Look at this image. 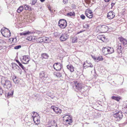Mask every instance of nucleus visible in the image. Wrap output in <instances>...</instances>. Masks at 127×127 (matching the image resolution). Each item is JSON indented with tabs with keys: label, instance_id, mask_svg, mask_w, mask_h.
Segmentation results:
<instances>
[{
	"label": "nucleus",
	"instance_id": "obj_3",
	"mask_svg": "<svg viewBox=\"0 0 127 127\" xmlns=\"http://www.w3.org/2000/svg\"><path fill=\"white\" fill-rule=\"evenodd\" d=\"M4 29H2L1 32L3 36L6 37H8L11 35V33L10 31L6 28H4Z\"/></svg>",
	"mask_w": 127,
	"mask_h": 127
},
{
	"label": "nucleus",
	"instance_id": "obj_20",
	"mask_svg": "<svg viewBox=\"0 0 127 127\" xmlns=\"http://www.w3.org/2000/svg\"><path fill=\"white\" fill-rule=\"evenodd\" d=\"M107 48L108 54H110L114 52V50L113 47H109Z\"/></svg>",
	"mask_w": 127,
	"mask_h": 127
},
{
	"label": "nucleus",
	"instance_id": "obj_19",
	"mask_svg": "<svg viewBox=\"0 0 127 127\" xmlns=\"http://www.w3.org/2000/svg\"><path fill=\"white\" fill-rule=\"evenodd\" d=\"M97 38L99 39L100 40L104 42L105 40V38L104 35H98L97 36Z\"/></svg>",
	"mask_w": 127,
	"mask_h": 127
},
{
	"label": "nucleus",
	"instance_id": "obj_55",
	"mask_svg": "<svg viewBox=\"0 0 127 127\" xmlns=\"http://www.w3.org/2000/svg\"><path fill=\"white\" fill-rule=\"evenodd\" d=\"M41 2H44L45 0H39Z\"/></svg>",
	"mask_w": 127,
	"mask_h": 127
},
{
	"label": "nucleus",
	"instance_id": "obj_50",
	"mask_svg": "<svg viewBox=\"0 0 127 127\" xmlns=\"http://www.w3.org/2000/svg\"><path fill=\"white\" fill-rule=\"evenodd\" d=\"M125 110L126 111V113H127V105L126 106L125 108Z\"/></svg>",
	"mask_w": 127,
	"mask_h": 127
},
{
	"label": "nucleus",
	"instance_id": "obj_41",
	"mask_svg": "<svg viewBox=\"0 0 127 127\" xmlns=\"http://www.w3.org/2000/svg\"><path fill=\"white\" fill-rule=\"evenodd\" d=\"M36 2V0H32V2L31 3L32 4L34 5Z\"/></svg>",
	"mask_w": 127,
	"mask_h": 127
},
{
	"label": "nucleus",
	"instance_id": "obj_34",
	"mask_svg": "<svg viewBox=\"0 0 127 127\" xmlns=\"http://www.w3.org/2000/svg\"><path fill=\"white\" fill-rule=\"evenodd\" d=\"M90 9L88 8L85 11H87V12L88 13H89L90 14H93V13L92 11L91 10H90Z\"/></svg>",
	"mask_w": 127,
	"mask_h": 127
},
{
	"label": "nucleus",
	"instance_id": "obj_18",
	"mask_svg": "<svg viewBox=\"0 0 127 127\" xmlns=\"http://www.w3.org/2000/svg\"><path fill=\"white\" fill-rule=\"evenodd\" d=\"M102 51L103 53L105 55L108 54L107 48L103 47L102 48Z\"/></svg>",
	"mask_w": 127,
	"mask_h": 127
},
{
	"label": "nucleus",
	"instance_id": "obj_11",
	"mask_svg": "<svg viewBox=\"0 0 127 127\" xmlns=\"http://www.w3.org/2000/svg\"><path fill=\"white\" fill-rule=\"evenodd\" d=\"M53 66L54 69L57 71H59L61 69L62 65L60 63H55Z\"/></svg>",
	"mask_w": 127,
	"mask_h": 127
},
{
	"label": "nucleus",
	"instance_id": "obj_1",
	"mask_svg": "<svg viewBox=\"0 0 127 127\" xmlns=\"http://www.w3.org/2000/svg\"><path fill=\"white\" fill-rule=\"evenodd\" d=\"M1 83L4 88L9 89L12 87V84L10 81L8 80L6 78L3 77L1 78Z\"/></svg>",
	"mask_w": 127,
	"mask_h": 127
},
{
	"label": "nucleus",
	"instance_id": "obj_23",
	"mask_svg": "<svg viewBox=\"0 0 127 127\" xmlns=\"http://www.w3.org/2000/svg\"><path fill=\"white\" fill-rule=\"evenodd\" d=\"M31 33V32H29V31H28L27 32H22V33H20V35L21 36L22 35H27Z\"/></svg>",
	"mask_w": 127,
	"mask_h": 127
},
{
	"label": "nucleus",
	"instance_id": "obj_26",
	"mask_svg": "<svg viewBox=\"0 0 127 127\" xmlns=\"http://www.w3.org/2000/svg\"><path fill=\"white\" fill-rule=\"evenodd\" d=\"M24 8L23 6H20L17 9V11L18 13L21 12L23 10Z\"/></svg>",
	"mask_w": 127,
	"mask_h": 127
},
{
	"label": "nucleus",
	"instance_id": "obj_45",
	"mask_svg": "<svg viewBox=\"0 0 127 127\" xmlns=\"http://www.w3.org/2000/svg\"><path fill=\"white\" fill-rule=\"evenodd\" d=\"M86 5H85V6L87 7H90V6L89 5V4L90 3H86Z\"/></svg>",
	"mask_w": 127,
	"mask_h": 127
},
{
	"label": "nucleus",
	"instance_id": "obj_37",
	"mask_svg": "<svg viewBox=\"0 0 127 127\" xmlns=\"http://www.w3.org/2000/svg\"><path fill=\"white\" fill-rule=\"evenodd\" d=\"M72 43H74L76 42H77V38H75L72 39Z\"/></svg>",
	"mask_w": 127,
	"mask_h": 127
},
{
	"label": "nucleus",
	"instance_id": "obj_13",
	"mask_svg": "<svg viewBox=\"0 0 127 127\" xmlns=\"http://www.w3.org/2000/svg\"><path fill=\"white\" fill-rule=\"evenodd\" d=\"M51 108L57 114H61V110L58 107H55L54 106H51Z\"/></svg>",
	"mask_w": 127,
	"mask_h": 127
},
{
	"label": "nucleus",
	"instance_id": "obj_53",
	"mask_svg": "<svg viewBox=\"0 0 127 127\" xmlns=\"http://www.w3.org/2000/svg\"><path fill=\"white\" fill-rule=\"evenodd\" d=\"M74 82V83L75 84H75H76L77 83V82L76 81H75Z\"/></svg>",
	"mask_w": 127,
	"mask_h": 127
},
{
	"label": "nucleus",
	"instance_id": "obj_7",
	"mask_svg": "<svg viewBox=\"0 0 127 127\" xmlns=\"http://www.w3.org/2000/svg\"><path fill=\"white\" fill-rule=\"evenodd\" d=\"M32 117L34 123L37 125L39 124L40 121L39 119V117L37 113L34 112V115Z\"/></svg>",
	"mask_w": 127,
	"mask_h": 127
},
{
	"label": "nucleus",
	"instance_id": "obj_10",
	"mask_svg": "<svg viewBox=\"0 0 127 127\" xmlns=\"http://www.w3.org/2000/svg\"><path fill=\"white\" fill-rule=\"evenodd\" d=\"M30 60V58L27 56H23V59L21 60L22 63L24 64H28Z\"/></svg>",
	"mask_w": 127,
	"mask_h": 127
},
{
	"label": "nucleus",
	"instance_id": "obj_14",
	"mask_svg": "<svg viewBox=\"0 0 127 127\" xmlns=\"http://www.w3.org/2000/svg\"><path fill=\"white\" fill-rule=\"evenodd\" d=\"M57 126L56 122L54 120H52L50 124H48L46 127H57Z\"/></svg>",
	"mask_w": 127,
	"mask_h": 127
},
{
	"label": "nucleus",
	"instance_id": "obj_58",
	"mask_svg": "<svg viewBox=\"0 0 127 127\" xmlns=\"http://www.w3.org/2000/svg\"><path fill=\"white\" fill-rule=\"evenodd\" d=\"M48 8L49 9V10H50V11H51V9L49 7Z\"/></svg>",
	"mask_w": 127,
	"mask_h": 127
},
{
	"label": "nucleus",
	"instance_id": "obj_9",
	"mask_svg": "<svg viewBox=\"0 0 127 127\" xmlns=\"http://www.w3.org/2000/svg\"><path fill=\"white\" fill-rule=\"evenodd\" d=\"M118 39L124 46L127 47V40L126 39L121 36L119 37Z\"/></svg>",
	"mask_w": 127,
	"mask_h": 127
},
{
	"label": "nucleus",
	"instance_id": "obj_4",
	"mask_svg": "<svg viewBox=\"0 0 127 127\" xmlns=\"http://www.w3.org/2000/svg\"><path fill=\"white\" fill-rule=\"evenodd\" d=\"M75 87L77 89L81 92H84L85 90V88H87L86 86L85 87L82 84L79 83H78L76 84H75Z\"/></svg>",
	"mask_w": 127,
	"mask_h": 127
},
{
	"label": "nucleus",
	"instance_id": "obj_31",
	"mask_svg": "<svg viewBox=\"0 0 127 127\" xmlns=\"http://www.w3.org/2000/svg\"><path fill=\"white\" fill-rule=\"evenodd\" d=\"M60 34V33L58 32H55L54 33V36L56 37H59Z\"/></svg>",
	"mask_w": 127,
	"mask_h": 127
},
{
	"label": "nucleus",
	"instance_id": "obj_25",
	"mask_svg": "<svg viewBox=\"0 0 127 127\" xmlns=\"http://www.w3.org/2000/svg\"><path fill=\"white\" fill-rule=\"evenodd\" d=\"M85 13L87 17L89 18H91L93 17V15L87 13V11H85Z\"/></svg>",
	"mask_w": 127,
	"mask_h": 127
},
{
	"label": "nucleus",
	"instance_id": "obj_39",
	"mask_svg": "<svg viewBox=\"0 0 127 127\" xmlns=\"http://www.w3.org/2000/svg\"><path fill=\"white\" fill-rule=\"evenodd\" d=\"M18 64L19 66L21 67L23 70L25 69V67L21 63H20Z\"/></svg>",
	"mask_w": 127,
	"mask_h": 127
},
{
	"label": "nucleus",
	"instance_id": "obj_46",
	"mask_svg": "<svg viewBox=\"0 0 127 127\" xmlns=\"http://www.w3.org/2000/svg\"><path fill=\"white\" fill-rule=\"evenodd\" d=\"M63 3L64 4H66L68 3V0H63Z\"/></svg>",
	"mask_w": 127,
	"mask_h": 127
},
{
	"label": "nucleus",
	"instance_id": "obj_59",
	"mask_svg": "<svg viewBox=\"0 0 127 127\" xmlns=\"http://www.w3.org/2000/svg\"><path fill=\"white\" fill-rule=\"evenodd\" d=\"M87 27H89V25H86Z\"/></svg>",
	"mask_w": 127,
	"mask_h": 127
},
{
	"label": "nucleus",
	"instance_id": "obj_57",
	"mask_svg": "<svg viewBox=\"0 0 127 127\" xmlns=\"http://www.w3.org/2000/svg\"><path fill=\"white\" fill-rule=\"evenodd\" d=\"M2 49V46H0V50Z\"/></svg>",
	"mask_w": 127,
	"mask_h": 127
},
{
	"label": "nucleus",
	"instance_id": "obj_8",
	"mask_svg": "<svg viewBox=\"0 0 127 127\" xmlns=\"http://www.w3.org/2000/svg\"><path fill=\"white\" fill-rule=\"evenodd\" d=\"M121 48L122 46L121 45H118V46L117 47L116 53L118 55L117 56V57H121L122 56V51L121 50Z\"/></svg>",
	"mask_w": 127,
	"mask_h": 127
},
{
	"label": "nucleus",
	"instance_id": "obj_56",
	"mask_svg": "<svg viewBox=\"0 0 127 127\" xmlns=\"http://www.w3.org/2000/svg\"><path fill=\"white\" fill-rule=\"evenodd\" d=\"M85 65V63H84V64H83V65L84 66L83 67H86L87 66H84V65Z\"/></svg>",
	"mask_w": 127,
	"mask_h": 127
},
{
	"label": "nucleus",
	"instance_id": "obj_60",
	"mask_svg": "<svg viewBox=\"0 0 127 127\" xmlns=\"http://www.w3.org/2000/svg\"><path fill=\"white\" fill-rule=\"evenodd\" d=\"M82 32V31H80V32H79V33H81V32Z\"/></svg>",
	"mask_w": 127,
	"mask_h": 127
},
{
	"label": "nucleus",
	"instance_id": "obj_47",
	"mask_svg": "<svg viewBox=\"0 0 127 127\" xmlns=\"http://www.w3.org/2000/svg\"><path fill=\"white\" fill-rule=\"evenodd\" d=\"M35 37L34 36H32V41H33V40H35Z\"/></svg>",
	"mask_w": 127,
	"mask_h": 127
},
{
	"label": "nucleus",
	"instance_id": "obj_61",
	"mask_svg": "<svg viewBox=\"0 0 127 127\" xmlns=\"http://www.w3.org/2000/svg\"><path fill=\"white\" fill-rule=\"evenodd\" d=\"M1 88V87L0 86V88Z\"/></svg>",
	"mask_w": 127,
	"mask_h": 127
},
{
	"label": "nucleus",
	"instance_id": "obj_40",
	"mask_svg": "<svg viewBox=\"0 0 127 127\" xmlns=\"http://www.w3.org/2000/svg\"><path fill=\"white\" fill-rule=\"evenodd\" d=\"M3 93V90L1 88H0V96Z\"/></svg>",
	"mask_w": 127,
	"mask_h": 127
},
{
	"label": "nucleus",
	"instance_id": "obj_30",
	"mask_svg": "<svg viewBox=\"0 0 127 127\" xmlns=\"http://www.w3.org/2000/svg\"><path fill=\"white\" fill-rule=\"evenodd\" d=\"M25 9L26 10H29L31 9V7L27 4H25L24 5Z\"/></svg>",
	"mask_w": 127,
	"mask_h": 127
},
{
	"label": "nucleus",
	"instance_id": "obj_5",
	"mask_svg": "<svg viewBox=\"0 0 127 127\" xmlns=\"http://www.w3.org/2000/svg\"><path fill=\"white\" fill-rule=\"evenodd\" d=\"M67 24L66 21L64 19L60 20L58 23V25L62 29L64 28L66 26Z\"/></svg>",
	"mask_w": 127,
	"mask_h": 127
},
{
	"label": "nucleus",
	"instance_id": "obj_2",
	"mask_svg": "<svg viewBox=\"0 0 127 127\" xmlns=\"http://www.w3.org/2000/svg\"><path fill=\"white\" fill-rule=\"evenodd\" d=\"M113 115L115 120L117 121H120L123 117V113L121 111H116L114 113Z\"/></svg>",
	"mask_w": 127,
	"mask_h": 127
},
{
	"label": "nucleus",
	"instance_id": "obj_12",
	"mask_svg": "<svg viewBox=\"0 0 127 127\" xmlns=\"http://www.w3.org/2000/svg\"><path fill=\"white\" fill-rule=\"evenodd\" d=\"M68 37V35L66 32L62 34L60 37V39L61 41H64L67 39Z\"/></svg>",
	"mask_w": 127,
	"mask_h": 127
},
{
	"label": "nucleus",
	"instance_id": "obj_35",
	"mask_svg": "<svg viewBox=\"0 0 127 127\" xmlns=\"http://www.w3.org/2000/svg\"><path fill=\"white\" fill-rule=\"evenodd\" d=\"M56 76L57 77H60L62 76V74L61 73L58 72L56 73Z\"/></svg>",
	"mask_w": 127,
	"mask_h": 127
},
{
	"label": "nucleus",
	"instance_id": "obj_16",
	"mask_svg": "<svg viewBox=\"0 0 127 127\" xmlns=\"http://www.w3.org/2000/svg\"><path fill=\"white\" fill-rule=\"evenodd\" d=\"M12 79L13 82L15 84H19L20 81L21 80L20 78L15 76H13Z\"/></svg>",
	"mask_w": 127,
	"mask_h": 127
},
{
	"label": "nucleus",
	"instance_id": "obj_42",
	"mask_svg": "<svg viewBox=\"0 0 127 127\" xmlns=\"http://www.w3.org/2000/svg\"><path fill=\"white\" fill-rule=\"evenodd\" d=\"M32 36H30L28 37L27 38V39L29 41H32Z\"/></svg>",
	"mask_w": 127,
	"mask_h": 127
},
{
	"label": "nucleus",
	"instance_id": "obj_36",
	"mask_svg": "<svg viewBox=\"0 0 127 127\" xmlns=\"http://www.w3.org/2000/svg\"><path fill=\"white\" fill-rule=\"evenodd\" d=\"M103 59L102 58V57L100 56L97 58L96 60H98V61H102L103 60Z\"/></svg>",
	"mask_w": 127,
	"mask_h": 127
},
{
	"label": "nucleus",
	"instance_id": "obj_44",
	"mask_svg": "<svg viewBox=\"0 0 127 127\" xmlns=\"http://www.w3.org/2000/svg\"><path fill=\"white\" fill-rule=\"evenodd\" d=\"M115 2H112L111 3V8H112L113 7V6L115 4Z\"/></svg>",
	"mask_w": 127,
	"mask_h": 127
},
{
	"label": "nucleus",
	"instance_id": "obj_38",
	"mask_svg": "<svg viewBox=\"0 0 127 127\" xmlns=\"http://www.w3.org/2000/svg\"><path fill=\"white\" fill-rule=\"evenodd\" d=\"M21 46L20 45H19L15 46L14 47V49H18L21 48Z\"/></svg>",
	"mask_w": 127,
	"mask_h": 127
},
{
	"label": "nucleus",
	"instance_id": "obj_22",
	"mask_svg": "<svg viewBox=\"0 0 127 127\" xmlns=\"http://www.w3.org/2000/svg\"><path fill=\"white\" fill-rule=\"evenodd\" d=\"M13 90H11L8 93L7 97H9L12 96L14 92Z\"/></svg>",
	"mask_w": 127,
	"mask_h": 127
},
{
	"label": "nucleus",
	"instance_id": "obj_29",
	"mask_svg": "<svg viewBox=\"0 0 127 127\" xmlns=\"http://www.w3.org/2000/svg\"><path fill=\"white\" fill-rule=\"evenodd\" d=\"M111 98L115 100H116L117 101H119L120 99V98L118 96H113L111 97Z\"/></svg>",
	"mask_w": 127,
	"mask_h": 127
},
{
	"label": "nucleus",
	"instance_id": "obj_28",
	"mask_svg": "<svg viewBox=\"0 0 127 127\" xmlns=\"http://www.w3.org/2000/svg\"><path fill=\"white\" fill-rule=\"evenodd\" d=\"M41 56L44 59H47L48 57V55L45 53L42 54Z\"/></svg>",
	"mask_w": 127,
	"mask_h": 127
},
{
	"label": "nucleus",
	"instance_id": "obj_33",
	"mask_svg": "<svg viewBox=\"0 0 127 127\" xmlns=\"http://www.w3.org/2000/svg\"><path fill=\"white\" fill-rule=\"evenodd\" d=\"M91 0H85V2L87 3H90ZM93 2V3H94L95 2V0H92Z\"/></svg>",
	"mask_w": 127,
	"mask_h": 127
},
{
	"label": "nucleus",
	"instance_id": "obj_54",
	"mask_svg": "<svg viewBox=\"0 0 127 127\" xmlns=\"http://www.w3.org/2000/svg\"><path fill=\"white\" fill-rule=\"evenodd\" d=\"M106 2H108L110 0H104Z\"/></svg>",
	"mask_w": 127,
	"mask_h": 127
},
{
	"label": "nucleus",
	"instance_id": "obj_32",
	"mask_svg": "<svg viewBox=\"0 0 127 127\" xmlns=\"http://www.w3.org/2000/svg\"><path fill=\"white\" fill-rule=\"evenodd\" d=\"M75 15V13L74 12H70L67 14V16H74Z\"/></svg>",
	"mask_w": 127,
	"mask_h": 127
},
{
	"label": "nucleus",
	"instance_id": "obj_49",
	"mask_svg": "<svg viewBox=\"0 0 127 127\" xmlns=\"http://www.w3.org/2000/svg\"><path fill=\"white\" fill-rule=\"evenodd\" d=\"M90 65H89L87 66H88L87 67H93V65L91 63H90Z\"/></svg>",
	"mask_w": 127,
	"mask_h": 127
},
{
	"label": "nucleus",
	"instance_id": "obj_48",
	"mask_svg": "<svg viewBox=\"0 0 127 127\" xmlns=\"http://www.w3.org/2000/svg\"><path fill=\"white\" fill-rule=\"evenodd\" d=\"M43 41H47V39L46 37H43V38L42 39Z\"/></svg>",
	"mask_w": 127,
	"mask_h": 127
},
{
	"label": "nucleus",
	"instance_id": "obj_15",
	"mask_svg": "<svg viewBox=\"0 0 127 127\" xmlns=\"http://www.w3.org/2000/svg\"><path fill=\"white\" fill-rule=\"evenodd\" d=\"M115 13L112 11H110L108 13L107 17L109 19H112L115 16Z\"/></svg>",
	"mask_w": 127,
	"mask_h": 127
},
{
	"label": "nucleus",
	"instance_id": "obj_6",
	"mask_svg": "<svg viewBox=\"0 0 127 127\" xmlns=\"http://www.w3.org/2000/svg\"><path fill=\"white\" fill-rule=\"evenodd\" d=\"M63 118L64 121L66 122V123L68 124H70L72 122L71 117L69 115H65L63 117Z\"/></svg>",
	"mask_w": 127,
	"mask_h": 127
},
{
	"label": "nucleus",
	"instance_id": "obj_21",
	"mask_svg": "<svg viewBox=\"0 0 127 127\" xmlns=\"http://www.w3.org/2000/svg\"><path fill=\"white\" fill-rule=\"evenodd\" d=\"M67 68L69 69L71 72H73V71L74 67L72 65H68L67 66Z\"/></svg>",
	"mask_w": 127,
	"mask_h": 127
},
{
	"label": "nucleus",
	"instance_id": "obj_24",
	"mask_svg": "<svg viewBox=\"0 0 127 127\" xmlns=\"http://www.w3.org/2000/svg\"><path fill=\"white\" fill-rule=\"evenodd\" d=\"M12 68L15 70V69H18L19 68V67L17 64L14 63L12 65Z\"/></svg>",
	"mask_w": 127,
	"mask_h": 127
},
{
	"label": "nucleus",
	"instance_id": "obj_52",
	"mask_svg": "<svg viewBox=\"0 0 127 127\" xmlns=\"http://www.w3.org/2000/svg\"><path fill=\"white\" fill-rule=\"evenodd\" d=\"M16 62L18 64H19V63H20L19 61L18 60H16Z\"/></svg>",
	"mask_w": 127,
	"mask_h": 127
},
{
	"label": "nucleus",
	"instance_id": "obj_43",
	"mask_svg": "<svg viewBox=\"0 0 127 127\" xmlns=\"http://www.w3.org/2000/svg\"><path fill=\"white\" fill-rule=\"evenodd\" d=\"M80 18L83 20L85 18V16L83 14H82L80 16Z\"/></svg>",
	"mask_w": 127,
	"mask_h": 127
},
{
	"label": "nucleus",
	"instance_id": "obj_27",
	"mask_svg": "<svg viewBox=\"0 0 127 127\" xmlns=\"http://www.w3.org/2000/svg\"><path fill=\"white\" fill-rule=\"evenodd\" d=\"M40 76L42 78L44 79L45 77V73L44 71H42L40 73Z\"/></svg>",
	"mask_w": 127,
	"mask_h": 127
},
{
	"label": "nucleus",
	"instance_id": "obj_17",
	"mask_svg": "<svg viewBox=\"0 0 127 127\" xmlns=\"http://www.w3.org/2000/svg\"><path fill=\"white\" fill-rule=\"evenodd\" d=\"M100 29L102 32H105L108 30V27L105 25H103L101 26Z\"/></svg>",
	"mask_w": 127,
	"mask_h": 127
},
{
	"label": "nucleus",
	"instance_id": "obj_51",
	"mask_svg": "<svg viewBox=\"0 0 127 127\" xmlns=\"http://www.w3.org/2000/svg\"><path fill=\"white\" fill-rule=\"evenodd\" d=\"M92 58L94 59L95 60H96L97 58H95V56H92Z\"/></svg>",
	"mask_w": 127,
	"mask_h": 127
}]
</instances>
